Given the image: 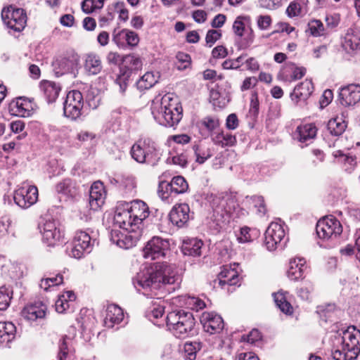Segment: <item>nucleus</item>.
<instances>
[{"instance_id":"c85d7f7f","label":"nucleus","mask_w":360,"mask_h":360,"mask_svg":"<svg viewBox=\"0 0 360 360\" xmlns=\"http://www.w3.org/2000/svg\"><path fill=\"white\" fill-rule=\"evenodd\" d=\"M72 330V335H64L59 343V352L58 358L59 360H72V356L75 352L74 336L75 335V328H71Z\"/></svg>"},{"instance_id":"6e6d98bb","label":"nucleus","mask_w":360,"mask_h":360,"mask_svg":"<svg viewBox=\"0 0 360 360\" xmlns=\"http://www.w3.org/2000/svg\"><path fill=\"white\" fill-rule=\"evenodd\" d=\"M12 290L6 286H1L0 288V310L6 309L12 298Z\"/></svg>"},{"instance_id":"ea45409f","label":"nucleus","mask_w":360,"mask_h":360,"mask_svg":"<svg viewBox=\"0 0 360 360\" xmlns=\"http://www.w3.org/2000/svg\"><path fill=\"white\" fill-rule=\"evenodd\" d=\"M219 278V284L224 287L225 285H234L238 281L237 272L234 269L224 267L220 272Z\"/></svg>"},{"instance_id":"58836bf2","label":"nucleus","mask_w":360,"mask_h":360,"mask_svg":"<svg viewBox=\"0 0 360 360\" xmlns=\"http://www.w3.org/2000/svg\"><path fill=\"white\" fill-rule=\"evenodd\" d=\"M16 328L11 322H0V342H9L15 338Z\"/></svg>"},{"instance_id":"e433bc0d","label":"nucleus","mask_w":360,"mask_h":360,"mask_svg":"<svg viewBox=\"0 0 360 360\" xmlns=\"http://www.w3.org/2000/svg\"><path fill=\"white\" fill-rule=\"evenodd\" d=\"M203 243L197 238H190L184 241L181 251L185 255L198 257L201 255Z\"/></svg>"},{"instance_id":"49530a36","label":"nucleus","mask_w":360,"mask_h":360,"mask_svg":"<svg viewBox=\"0 0 360 360\" xmlns=\"http://www.w3.org/2000/svg\"><path fill=\"white\" fill-rule=\"evenodd\" d=\"M132 75V69H119L116 74L115 83L120 86V91L124 93Z\"/></svg>"},{"instance_id":"338daca9","label":"nucleus","mask_w":360,"mask_h":360,"mask_svg":"<svg viewBox=\"0 0 360 360\" xmlns=\"http://www.w3.org/2000/svg\"><path fill=\"white\" fill-rule=\"evenodd\" d=\"M203 77L205 79L211 80L212 83L224 81L222 75L217 74L213 69H205L203 72Z\"/></svg>"},{"instance_id":"5fc2aeb1","label":"nucleus","mask_w":360,"mask_h":360,"mask_svg":"<svg viewBox=\"0 0 360 360\" xmlns=\"http://www.w3.org/2000/svg\"><path fill=\"white\" fill-rule=\"evenodd\" d=\"M310 33L314 37H321L327 34L323 24L319 20H312L308 23Z\"/></svg>"},{"instance_id":"4d7b16f0","label":"nucleus","mask_w":360,"mask_h":360,"mask_svg":"<svg viewBox=\"0 0 360 360\" xmlns=\"http://www.w3.org/2000/svg\"><path fill=\"white\" fill-rule=\"evenodd\" d=\"M258 236V231L256 229H250L248 227L240 229V235L238 236V240L240 243H247L253 240L254 238Z\"/></svg>"},{"instance_id":"6ab92c4d","label":"nucleus","mask_w":360,"mask_h":360,"mask_svg":"<svg viewBox=\"0 0 360 360\" xmlns=\"http://www.w3.org/2000/svg\"><path fill=\"white\" fill-rule=\"evenodd\" d=\"M339 100L343 106H352L360 101V85L351 84L340 88Z\"/></svg>"},{"instance_id":"72a5a7b5","label":"nucleus","mask_w":360,"mask_h":360,"mask_svg":"<svg viewBox=\"0 0 360 360\" xmlns=\"http://www.w3.org/2000/svg\"><path fill=\"white\" fill-rule=\"evenodd\" d=\"M211 139L214 145L221 148L231 147L236 143V138L234 135L224 131L212 132Z\"/></svg>"},{"instance_id":"680f3d73","label":"nucleus","mask_w":360,"mask_h":360,"mask_svg":"<svg viewBox=\"0 0 360 360\" xmlns=\"http://www.w3.org/2000/svg\"><path fill=\"white\" fill-rule=\"evenodd\" d=\"M259 103L257 93H252L250 98L249 115L252 118H256L259 114Z\"/></svg>"},{"instance_id":"13d9d810","label":"nucleus","mask_w":360,"mask_h":360,"mask_svg":"<svg viewBox=\"0 0 360 360\" xmlns=\"http://www.w3.org/2000/svg\"><path fill=\"white\" fill-rule=\"evenodd\" d=\"M185 303L188 307L196 311L205 307V303L204 301L194 296H188L186 298Z\"/></svg>"},{"instance_id":"37998d69","label":"nucleus","mask_w":360,"mask_h":360,"mask_svg":"<svg viewBox=\"0 0 360 360\" xmlns=\"http://www.w3.org/2000/svg\"><path fill=\"white\" fill-rule=\"evenodd\" d=\"M327 128L332 135L340 136L345 131L347 124L342 117H336L328 121Z\"/></svg>"},{"instance_id":"2eb2a0df","label":"nucleus","mask_w":360,"mask_h":360,"mask_svg":"<svg viewBox=\"0 0 360 360\" xmlns=\"http://www.w3.org/2000/svg\"><path fill=\"white\" fill-rule=\"evenodd\" d=\"M13 199L19 207L27 209L37 202L38 189L34 186H22L15 191Z\"/></svg>"},{"instance_id":"aec40b11","label":"nucleus","mask_w":360,"mask_h":360,"mask_svg":"<svg viewBox=\"0 0 360 360\" xmlns=\"http://www.w3.org/2000/svg\"><path fill=\"white\" fill-rule=\"evenodd\" d=\"M33 109L34 103L32 101L25 97L17 98L8 106L11 115L22 117H30Z\"/></svg>"},{"instance_id":"b1692460","label":"nucleus","mask_w":360,"mask_h":360,"mask_svg":"<svg viewBox=\"0 0 360 360\" xmlns=\"http://www.w3.org/2000/svg\"><path fill=\"white\" fill-rule=\"evenodd\" d=\"M313 90L312 82L305 79L294 88L293 91L290 94V98L296 105L304 104L311 95Z\"/></svg>"},{"instance_id":"f257e3e1","label":"nucleus","mask_w":360,"mask_h":360,"mask_svg":"<svg viewBox=\"0 0 360 360\" xmlns=\"http://www.w3.org/2000/svg\"><path fill=\"white\" fill-rule=\"evenodd\" d=\"M181 281V276L175 265L156 263L138 273L133 279V285L139 292L152 298L162 286L174 285L173 289H175Z\"/></svg>"},{"instance_id":"4be33fe9","label":"nucleus","mask_w":360,"mask_h":360,"mask_svg":"<svg viewBox=\"0 0 360 360\" xmlns=\"http://www.w3.org/2000/svg\"><path fill=\"white\" fill-rule=\"evenodd\" d=\"M200 322L205 330L210 334L219 333L224 326L222 318L214 312L202 313Z\"/></svg>"},{"instance_id":"052dcab7","label":"nucleus","mask_w":360,"mask_h":360,"mask_svg":"<svg viewBox=\"0 0 360 360\" xmlns=\"http://www.w3.org/2000/svg\"><path fill=\"white\" fill-rule=\"evenodd\" d=\"M90 208L88 209L86 207H79L75 211V219L79 222H87L91 219V211Z\"/></svg>"},{"instance_id":"79ce46f5","label":"nucleus","mask_w":360,"mask_h":360,"mask_svg":"<svg viewBox=\"0 0 360 360\" xmlns=\"http://www.w3.org/2000/svg\"><path fill=\"white\" fill-rule=\"evenodd\" d=\"M333 156L338 158V161L343 164L344 169L350 173L356 165V157L344 154L341 150L333 152Z\"/></svg>"},{"instance_id":"0eeeda50","label":"nucleus","mask_w":360,"mask_h":360,"mask_svg":"<svg viewBox=\"0 0 360 360\" xmlns=\"http://www.w3.org/2000/svg\"><path fill=\"white\" fill-rule=\"evenodd\" d=\"M236 202L230 195L216 197L213 199L212 206L214 219L222 227L229 220V214L234 209Z\"/></svg>"},{"instance_id":"69168bd1","label":"nucleus","mask_w":360,"mask_h":360,"mask_svg":"<svg viewBox=\"0 0 360 360\" xmlns=\"http://www.w3.org/2000/svg\"><path fill=\"white\" fill-rule=\"evenodd\" d=\"M335 306L334 304H326L317 307L316 312L321 318H328L330 316V314L334 311Z\"/></svg>"},{"instance_id":"f03ea898","label":"nucleus","mask_w":360,"mask_h":360,"mask_svg":"<svg viewBox=\"0 0 360 360\" xmlns=\"http://www.w3.org/2000/svg\"><path fill=\"white\" fill-rule=\"evenodd\" d=\"M150 110L154 120L165 127H173L182 118L181 106L172 94L156 96L151 102Z\"/></svg>"},{"instance_id":"09e8293b","label":"nucleus","mask_w":360,"mask_h":360,"mask_svg":"<svg viewBox=\"0 0 360 360\" xmlns=\"http://www.w3.org/2000/svg\"><path fill=\"white\" fill-rule=\"evenodd\" d=\"M193 150L195 155V161L199 164H203L212 155L210 148L205 146H193Z\"/></svg>"},{"instance_id":"f704fd0d","label":"nucleus","mask_w":360,"mask_h":360,"mask_svg":"<svg viewBox=\"0 0 360 360\" xmlns=\"http://www.w3.org/2000/svg\"><path fill=\"white\" fill-rule=\"evenodd\" d=\"M57 193L68 198H75L79 193L76 183L70 179H65L58 183L56 186Z\"/></svg>"},{"instance_id":"bf43d9fd","label":"nucleus","mask_w":360,"mask_h":360,"mask_svg":"<svg viewBox=\"0 0 360 360\" xmlns=\"http://www.w3.org/2000/svg\"><path fill=\"white\" fill-rule=\"evenodd\" d=\"M314 285L311 282H306L304 285L297 289V295L303 300H309Z\"/></svg>"},{"instance_id":"a878e982","label":"nucleus","mask_w":360,"mask_h":360,"mask_svg":"<svg viewBox=\"0 0 360 360\" xmlns=\"http://www.w3.org/2000/svg\"><path fill=\"white\" fill-rule=\"evenodd\" d=\"M105 199V192L103 184L100 181L92 184L89 191V205L90 210H98L103 204Z\"/></svg>"},{"instance_id":"603ef678","label":"nucleus","mask_w":360,"mask_h":360,"mask_svg":"<svg viewBox=\"0 0 360 360\" xmlns=\"http://www.w3.org/2000/svg\"><path fill=\"white\" fill-rule=\"evenodd\" d=\"M274 301L281 311L286 314L292 313V307L290 302L286 300L283 293L277 292L274 295Z\"/></svg>"},{"instance_id":"f8f14e48","label":"nucleus","mask_w":360,"mask_h":360,"mask_svg":"<svg viewBox=\"0 0 360 360\" xmlns=\"http://www.w3.org/2000/svg\"><path fill=\"white\" fill-rule=\"evenodd\" d=\"M285 236V230L281 224L277 222L271 223L264 233V244L266 248L269 251H274L282 248Z\"/></svg>"},{"instance_id":"774afa93","label":"nucleus","mask_w":360,"mask_h":360,"mask_svg":"<svg viewBox=\"0 0 360 360\" xmlns=\"http://www.w3.org/2000/svg\"><path fill=\"white\" fill-rule=\"evenodd\" d=\"M101 65V61L98 56L90 53L86 56L85 68H98Z\"/></svg>"},{"instance_id":"de8ad7c7","label":"nucleus","mask_w":360,"mask_h":360,"mask_svg":"<svg viewBox=\"0 0 360 360\" xmlns=\"http://www.w3.org/2000/svg\"><path fill=\"white\" fill-rule=\"evenodd\" d=\"M202 345L198 342H186L184 345V357L186 360H195Z\"/></svg>"},{"instance_id":"a211bd4d","label":"nucleus","mask_w":360,"mask_h":360,"mask_svg":"<svg viewBox=\"0 0 360 360\" xmlns=\"http://www.w3.org/2000/svg\"><path fill=\"white\" fill-rule=\"evenodd\" d=\"M94 243V240L92 241L88 233L83 231H77L73 240L71 255L76 259L84 257L85 254L91 252Z\"/></svg>"},{"instance_id":"0e129e2a","label":"nucleus","mask_w":360,"mask_h":360,"mask_svg":"<svg viewBox=\"0 0 360 360\" xmlns=\"http://www.w3.org/2000/svg\"><path fill=\"white\" fill-rule=\"evenodd\" d=\"M288 17L293 18L302 14V6L297 1H292L286 9Z\"/></svg>"},{"instance_id":"7c9ffc66","label":"nucleus","mask_w":360,"mask_h":360,"mask_svg":"<svg viewBox=\"0 0 360 360\" xmlns=\"http://www.w3.org/2000/svg\"><path fill=\"white\" fill-rule=\"evenodd\" d=\"M46 306L41 302H36L24 307L22 316L27 320L35 321L45 316Z\"/></svg>"},{"instance_id":"9d476101","label":"nucleus","mask_w":360,"mask_h":360,"mask_svg":"<svg viewBox=\"0 0 360 360\" xmlns=\"http://www.w3.org/2000/svg\"><path fill=\"white\" fill-rule=\"evenodd\" d=\"M84 105L82 94L77 90L69 91L63 103L64 115L70 120H75L81 115Z\"/></svg>"},{"instance_id":"cd10ccee","label":"nucleus","mask_w":360,"mask_h":360,"mask_svg":"<svg viewBox=\"0 0 360 360\" xmlns=\"http://www.w3.org/2000/svg\"><path fill=\"white\" fill-rule=\"evenodd\" d=\"M112 40L119 46H123L126 41L127 45L134 47L139 44V37L135 32L128 29H122L117 32L116 30L114 31Z\"/></svg>"},{"instance_id":"c9c22d12","label":"nucleus","mask_w":360,"mask_h":360,"mask_svg":"<svg viewBox=\"0 0 360 360\" xmlns=\"http://www.w3.org/2000/svg\"><path fill=\"white\" fill-rule=\"evenodd\" d=\"M160 72L158 69H152L147 71L136 82L137 86L139 89H148L153 86L159 80Z\"/></svg>"},{"instance_id":"6e6552de","label":"nucleus","mask_w":360,"mask_h":360,"mask_svg":"<svg viewBox=\"0 0 360 360\" xmlns=\"http://www.w3.org/2000/svg\"><path fill=\"white\" fill-rule=\"evenodd\" d=\"M316 231L319 238L329 240L340 236L342 232V226L339 220L330 215L317 222Z\"/></svg>"},{"instance_id":"9b49d317","label":"nucleus","mask_w":360,"mask_h":360,"mask_svg":"<svg viewBox=\"0 0 360 360\" xmlns=\"http://www.w3.org/2000/svg\"><path fill=\"white\" fill-rule=\"evenodd\" d=\"M233 30L234 34L240 38L239 43L241 48H246L253 42L254 31L248 17H237L233 25Z\"/></svg>"},{"instance_id":"e2e57ef3","label":"nucleus","mask_w":360,"mask_h":360,"mask_svg":"<svg viewBox=\"0 0 360 360\" xmlns=\"http://www.w3.org/2000/svg\"><path fill=\"white\" fill-rule=\"evenodd\" d=\"M202 124L210 131H212L219 126L217 117L207 116L202 120Z\"/></svg>"},{"instance_id":"4468645a","label":"nucleus","mask_w":360,"mask_h":360,"mask_svg":"<svg viewBox=\"0 0 360 360\" xmlns=\"http://www.w3.org/2000/svg\"><path fill=\"white\" fill-rule=\"evenodd\" d=\"M127 233L112 229L110 232V240L121 248L129 249L135 246L141 236L140 229L127 231Z\"/></svg>"},{"instance_id":"39448f33","label":"nucleus","mask_w":360,"mask_h":360,"mask_svg":"<svg viewBox=\"0 0 360 360\" xmlns=\"http://www.w3.org/2000/svg\"><path fill=\"white\" fill-rule=\"evenodd\" d=\"M42 241L48 246L59 244L63 238V231L59 223L55 220H42L38 225Z\"/></svg>"},{"instance_id":"a18cd8bd","label":"nucleus","mask_w":360,"mask_h":360,"mask_svg":"<svg viewBox=\"0 0 360 360\" xmlns=\"http://www.w3.org/2000/svg\"><path fill=\"white\" fill-rule=\"evenodd\" d=\"M169 183L170 184V189L174 192V195L184 193L188 189L187 181L181 176H174Z\"/></svg>"},{"instance_id":"dca6fc26","label":"nucleus","mask_w":360,"mask_h":360,"mask_svg":"<svg viewBox=\"0 0 360 360\" xmlns=\"http://www.w3.org/2000/svg\"><path fill=\"white\" fill-rule=\"evenodd\" d=\"M342 349L349 352V358H356L360 352V330L349 327L342 337Z\"/></svg>"},{"instance_id":"c03bdc74","label":"nucleus","mask_w":360,"mask_h":360,"mask_svg":"<svg viewBox=\"0 0 360 360\" xmlns=\"http://www.w3.org/2000/svg\"><path fill=\"white\" fill-rule=\"evenodd\" d=\"M79 57L77 53H70L58 57L54 65L59 68H75L79 65Z\"/></svg>"},{"instance_id":"2f4dec72","label":"nucleus","mask_w":360,"mask_h":360,"mask_svg":"<svg viewBox=\"0 0 360 360\" xmlns=\"http://www.w3.org/2000/svg\"><path fill=\"white\" fill-rule=\"evenodd\" d=\"M123 319L124 312L119 306L114 304L108 305L104 319V323L106 327L112 328L114 326L120 323Z\"/></svg>"},{"instance_id":"423d86ee","label":"nucleus","mask_w":360,"mask_h":360,"mask_svg":"<svg viewBox=\"0 0 360 360\" xmlns=\"http://www.w3.org/2000/svg\"><path fill=\"white\" fill-rule=\"evenodd\" d=\"M1 19L8 28L15 32L23 30L27 23L26 12L13 6L2 9Z\"/></svg>"},{"instance_id":"864d4df0","label":"nucleus","mask_w":360,"mask_h":360,"mask_svg":"<svg viewBox=\"0 0 360 360\" xmlns=\"http://www.w3.org/2000/svg\"><path fill=\"white\" fill-rule=\"evenodd\" d=\"M120 188L126 193L131 194L135 191L136 182L135 178L131 176H123L119 180Z\"/></svg>"},{"instance_id":"3c124183","label":"nucleus","mask_w":360,"mask_h":360,"mask_svg":"<svg viewBox=\"0 0 360 360\" xmlns=\"http://www.w3.org/2000/svg\"><path fill=\"white\" fill-rule=\"evenodd\" d=\"M247 202L249 203L250 206L255 209L257 214L261 216L265 214L266 209L262 196L254 195L250 198L247 197Z\"/></svg>"},{"instance_id":"c756f323","label":"nucleus","mask_w":360,"mask_h":360,"mask_svg":"<svg viewBox=\"0 0 360 360\" xmlns=\"http://www.w3.org/2000/svg\"><path fill=\"white\" fill-rule=\"evenodd\" d=\"M307 268L306 260L302 257L291 259L289 262V269L287 276L291 281H298L304 277V273Z\"/></svg>"},{"instance_id":"1a4fd4ad","label":"nucleus","mask_w":360,"mask_h":360,"mask_svg":"<svg viewBox=\"0 0 360 360\" xmlns=\"http://www.w3.org/2000/svg\"><path fill=\"white\" fill-rule=\"evenodd\" d=\"M210 103L214 108H224L231 100V85L227 81H221L210 88Z\"/></svg>"},{"instance_id":"bb28decb","label":"nucleus","mask_w":360,"mask_h":360,"mask_svg":"<svg viewBox=\"0 0 360 360\" xmlns=\"http://www.w3.org/2000/svg\"><path fill=\"white\" fill-rule=\"evenodd\" d=\"M39 89L47 103L52 104L56 101L62 88L59 84L54 82L42 80L39 83Z\"/></svg>"},{"instance_id":"f3484780","label":"nucleus","mask_w":360,"mask_h":360,"mask_svg":"<svg viewBox=\"0 0 360 360\" xmlns=\"http://www.w3.org/2000/svg\"><path fill=\"white\" fill-rule=\"evenodd\" d=\"M132 220L131 214L128 208L127 202H119L116 207L114 215L115 225L124 231L138 230L136 223Z\"/></svg>"},{"instance_id":"a19ab883","label":"nucleus","mask_w":360,"mask_h":360,"mask_svg":"<svg viewBox=\"0 0 360 360\" xmlns=\"http://www.w3.org/2000/svg\"><path fill=\"white\" fill-rule=\"evenodd\" d=\"M76 297L73 292L67 291L60 295L56 302V310L58 313H64L70 307V302L75 300Z\"/></svg>"},{"instance_id":"20e7f679","label":"nucleus","mask_w":360,"mask_h":360,"mask_svg":"<svg viewBox=\"0 0 360 360\" xmlns=\"http://www.w3.org/2000/svg\"><path fill=\"white\" fill-rule=\"evenodd\" d=\"M195 324L193 314L184 310L171 311L167 316L168 330L178 338H185L192 335Z\"/></svg>"},{"instance_id":"7ed1b4c3","label":"nucleus","mask_w":360,"mask_h":360,"mask_svg":"<svg viewBox=\"0 0 360 360\" xmlns=\"http://www.w3.org/2000/svg\"><path fill=\"white\" fill-rule=\"evenodd\" d=\"M130 154L136 162L153 167L156 166L161 158L157 143L149 138L139 139L134 143Z\"/></svg>"},{"instance_id":"ddd939ff","label":"nucleus","mask_w":360,"mask_h":360,"mask_svg":"<svg viewBox=\"0 0 360 360\" xmlns=\"http://www.w3.org/2000/svg\"><path fill=\"white\" fill-rule=\"evenodd\" d=\"M169 249V243L167 240L160 237H153L143 248V257L146 259H156L166 255Z\"/></svg>"},{"instance_id":"473e14b6","label":"nucleus","mask_w":360,"mask_h":360,"mask_svg":"<svg viewBox=\"0 0 360 360\" xmlns=\"http://www.w3.org/2000/svg\"><path fill=\"white\" fill-rule=\"evenodd\" d=\"M317 132V129L314 124H304L297 127L295 132V138L301 143H305L313 139Z\"/></svg>"},{"instance_id":"393cba45","label":"nucleus","mask_w":360,"mask_h":360,"mask_svg":"<svg viewBox=\"0 0 360 360\" xmlns=\"http://www.w3.org/2000/svg\"><path fill=\"white\" fill-rule=\"evenodd\" d=\"M171 222L178 227L184 226L190 219V207L186 203L176 205L169 212Z\"/></svg>"},{"instance_id":"5701e85b","label":"nucleus","mask_w":360,"mask_h":360,"mask_svg":"<svg viewBox=\"0 0 360 360\" xmlns=\"http://www.w3.org/2000/svg\"><path fill=\"white\" fill-rule=\"evenodd\" d=\"M128 204V208L131 214L133 221L136 223L138 230L140 229L143 221L149 215V208L146 203L141 200H135Z\"/></svg>"},{"instance_id":"4c0bfd02","label":"nucleus","mask_w":360,"mask_h":360,"mask_svg":"<svg viewBox=\"0 0 360 360\" xmlns=\"http://www.w3.org/2000/svg\"><path fill=\"white\" fill-rule=\"evenodd\" d=\"M305 74V69H281L278 77L284 82H292L300 79Z\"/></svg>"},{"instance_id":"8fccbe9b","label":"nucleus","mask_w":360,"mask_h":360,"mask_svg":"<svg viewBox=\"0 0 360 360\" xmlns=\"http://www.w3.org/2000/svg\"><path fill=\"white\" fill-rule=\"evenodd\" d=\"M158 194L162 200L168 203L171 202L173 197L176 196L174 195V192L172 191V189H170L169 183L165 181H161L159 184Z\"/></svg>"},{"instance_id":"412c9836","label":"nucleus","mask_w":360,"mask_h":360,"mask_svg":"<svg viewBox=\"0 0 360 360\" xmlns=\"http://www.w3.org/2000/svg\"><path fill=\"white\" fill-rule=\"evenodd\" d=\"M341 46L348 54L354 55L360 51V31L349 28L342 38Z\"/></svg>"}]
</instances>
